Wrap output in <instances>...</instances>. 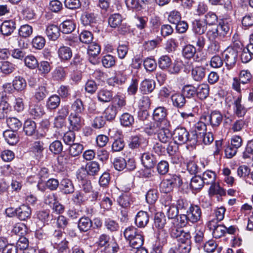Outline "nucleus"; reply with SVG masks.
<instances>
[{"label": "nucleus", "instance_id": "29", "mask_svg": "<svg viewBox=\"0 0 253 253\" xmlns=\"http://www.w3.org/2000/svg\"><path fill=\"white\" fill-rule=\"evenodd\" d=\"M69 145L68 152L69 155L71 157H75L79 156L84 149L83 145L79 143H74Z\"/></svg>", "mask_w": 253, "mask_h": 253}, {"label": "nucleus", "instance_id": "2", "mask_svg": "<svg viewBox=\"0 0 253 253\" xmlns=\"http://www.w3.org/2000/svg\"><path fill=\"white\" fill-rule=\"evenodd\" d=\"M223 120L221 113L218 111H213L210 113H204L201 117V120L205 121L207 125H210L213 128L218 127Z\"/></svg>", "mask_w": 253, "mask_h": 253}, {"label": "nucleus", "instance_id": "46", "mask_svg": "<svg viewBox=\"0 0 253 253\" xmlns=\"http://www.w3.org/2000/svg\"><path fill=\"white\" fill-rule=\"evenodd\" d=\"M71 113H75L76 115H81L84 110L83 103L81 99H76L72 105Z\"/></svg>", "mask_w": 253, "mask_h": 253}, {"label": "nucleus", "instance_id": "31", "mask_svg": "<svg viewBox=\"0 0 253 253\" xmlns=\"http://www.w3.org/2000/svg\"><path fill=\"white\" fill-rule=\"evenodd\" d=\"M204 184L202 177L196 175L191 178L190 186L192 190L199 191L203 187Z\"/></svg>", "mask_w": 253, "mask_h": 253}, {"label": "nucleus", "instance_id": "36", "mask_svg": "<svg viewBox=\"0 0 253 253\" xmlns=\"http://www.w3.org/2000/svg\"><path fill=\"white\" fill-rule=\"evenodd\" d=\"M33 33V28L32 26L28 24L21 25L18 30L19 36L23 38L30 37Z\"/></svg>", "mask_w": 253, "mask_h": 253}, {"label": "nucleus", "instance_id": "43", "mask_svg": "<svg viewBox=\"0 0 253 253\" xmlns=\"http://www.w3.org/2000/svg\"><path fill=\"white\" fill-rule=\"evenodd\" d=\"M52 75L54 80L61 81L65 79L66 73L64 68L62 66H58L54 69Z\"/></svg>", "mask_w": 253, "mask_h": 253}, {"label": "nucleus", "instance_id": "35", "mask_svg": "<svg viewBox=\"0 0 253 253\" xmlns=\"http://www.w3.org/2000/svg\"><path fill=\"white\" fill-rule=\"evenodd\" d=\"M85 168L89 175L90 176L97 175L100 169V165L96 161H91L87 163Z\"/></svg>", "mask_w": 253, "mask_h": 253}, {"label": "nucleus", "instance_id": "33", "mask_svg": "<svg viewBox=\"0 0 253 253\" xmlns=\"http://www.w3.org/2000/svg\"><path fill=\"white\" fill-rule=\"evenodd\" d=\"M17 131L7 130L3 132V136L6 142L11 145H14L18 142Z\"/></svg>", "mask_w": 253, "mask_h": 253}, {"label": "nucleus", "instance_id": "5", "mask_svg": "<svg viewBox=\"0 0 253 253\" xmlns=\"http://www.w3.org/2000/svg\"><path fill=\"white\" fill-rule=\"evenodd\" d=\"M224 61L228 70L232 69L236 64L238 51L231 47H228L222 54Z\"/></svg>", "mask_w": 253, "mask_h": 253}, {"label": "nucleus", "instance_id": "27", "mask_svg": "<svg viewBox=\"0 0 253 253\" xmlns=\"http://www.w3.org/2000/svg\"><path fill=\"white\" fill-rule=\"evenodd\" d=\"M97 98L100 102H109L113 99L112 92L107 89H100L97 93Z\"/></svg>", "mask_w": 253, "mask_h": 253}, {"label": "nucleus", "instance_id": "53", "mask_svg": "<svg viewBox=\"0 0 253 253\" xmlns=\"http://www.w3.org/2000/svg\"><path fill=\"white\" fill-rule=\"evenodd\" d=\"M121 124L124 126H130L134 123V118L128 113H124L120 118Z\"/></svg>", "mask_w": 253, "mask_h": 253}, {"label": "nucleus", "instance_id": "18", "mask_svg": "<svg viewBox=\"0 0 253 253\" xmlns=\"http://www.w3.org/2000/svg\"><path fill=\"white\" fill-rule=\"evenodd\" d=\"M206 68L202 66H196L191 70L192 79L196 82H201L205 77Z\"/></svg>", "mask_w": 253, "mask_h": 253}, {"label": "nucleus", "instance_id": "50", "mask_svg": "<svg viewBox=\"0 0 253 253\" xmlns=\"http://www.w3.org/2000/svg\"><path fill=\"white\" fill-rule=\"evenodd\" d=\"M211 186L209 189V194L211 197L214 195H224L225 193L224 190L220 187L219 184H216L215 182L210 184Z\"/></svg>", "mask_w": 253, "mask_h": 253}, {"label": "nucleus", "instance_id": "21", "mask_svg": "<svg viewBox=\"0 0 253 253\" xmlns=\"http://www.w3.org/2000/svg\"><path fill=\"white\" fill-rule=\"evenodd\" d=\"M155 88V82L154 80L145 79L143 80L140 86V90L143 94H148L153 91Z\"/></svg>", "mask_w": 253, "mask_h": 253}, {"label": "nucleus", "instance_id": "13", "mask_svg": "<svg viewBox=\"0 0 253 253\" xmlns=\"http://www.w3.org/2000/svg\"><path fill=\"white\" fill-rule=\"evenodd\" d=\"M59 186L61 192L64 194H70L75 191V187L72 181L67 178L61 180Z\"/></svg>", "mask_w": 253, "mask_h": 253}, {"label": "nucleus", "instance_id": "6", "mask_svg": "<svg viewBox=\"0 0 253 253\" xmlns=\"http://www.w3.org/2000/svg\"><path fill=\"white\" fill-rule=\"evenodd\" d=\"M208 226L211 230H212V235L215 238H220L226 233V227L224 225L218 224L214 218L210 219Z\"/></svg>", "mask_w": 253, "mask_h": 253}, {"label": "nucleus", "instance_id": "23", "mask_svg": "<svg viewBox=\"0 0 253 253\" xmlns=\"http://www.w3.org/2000/svg\"><path fill=\"white\" fill-rule=\"evenodd\" d=\"M147 142L141 135L132 136L130 138L128 146L130 149H134L141 147L143 144H146Z\"/></svg>", "mask_w": 253, "mask_h": 253}, {"label": "nucleus", "instance_id": "24", "mask_svg": "<svg viewBox=\"0 0 253 253\" xmlns=\"http://www.w3.org/2000/svg\"><path fill=\"white\" fill-rule=\"evenodd\" d=\"M196 96L200 99H206L209 94L210 87L207 84H201L196 87Z\"/></svg>", "mask_w": 253, "mask_h": 253}, {"label": "nucleus", "instance_id": "64", "mask_svg": "<svg viewBox=\"0 0 253 253\" xmlns=\"http://www.w3.org/2000/svg\"><path fill=\"white\" fill-rule=\"evenodd\" d=\"M191 242H181L178 243L176 248L178 253H189L191 250Z\"/></svg>", "mask_w": 253, "mask_h": 253}, {"label": "nucleus", "instance_id": "61", "mask_svg": "<svg viewBox=\"0 0 253 253\" xmlns=\"http://www.w3.org/2000/svg\"><path fill=\"white\" fill-rule=\"evenodd\" d=\"M183 95L187 98H192L196 95V87L192 84H187L183 87Z\"/></svg>", "mask_w": 253, "mask_h": 253}, {"label": "nucleus", "instance_id": "41", "mask_svg": "<svg viewBox=\"0 0 253 253\" xmlns=\"http://www.w3.org/2000/svg\"><path fill=\"white\" fill-rule=\"evenodd\" d=\"M29 112L35 118L41 117L45 113L43 107L39 104L31 105L29 108Z\"/></svg>", "mask_w": 253, "mask_h": 253}, {"label": "nucleus", "instance_id": "54", "mask_svg": "<svg viewBox=\"0 0 253 253\" xmlns=\"http://www.w3.org/2000/svg\"><path fill=\"white\" fill-rule=\"evenodd\" d=\"M11 108L9 103L4 100L0 101V119H3L7 116L10 111Z\"/></svg>", "mask_w": 253, "mask_h": 253}, {"label": "nucleus", "instance_id": "40", "mask_svg": "<svg viewBox=\"0 0 253 253\" xmlns=\"http://www.w3.org/2000/svg\"><path fill=\"white\" fill-rule=\"evenodd\" d=\"M112 99V102L110 104L114 106L118 112L121 111L122 108L126 105L125 98L120 95H115Z\"/></svg>", "mask_w": 253, "mask_h": 253}, {"label": "nucleus", "instance_id": "1", "mask_svg": "<svg viewBox=\"0 0 253 253\" xmlns=\"http://www.w3.org/2000/svg\"><path fill=\"white\" fill-rule=\"evenodd\" d=\"M182 183L179 175L177 174H169L161 183L160 190L165 193L171 191L175 186H180Z\"/></svg>", "mask_w": 253, "mask_h": 253}, {"label": "nucleus", "instance_id": "45", "mask_svg": "<svg viewBox=\"0 0 253 253\" xmlns=\"http://www.w3.org/2000/svg\"><path fill=\"white\" fill-rule=\"evenodd\" d=\"M244 159H250L253 161V139L249 140L243 153Z\"/></svg>", "mask_w": 253, "mask_h": 253}, {"label": "nucleus", "instance_id": "51", "mask_svg": "<svg viewBox=\"0 0 253 253\" xmlns=\"http://www.w3.org/2000/svg\"><path fill=\"white\" fill-rule=\"evenodd\" d=\"M140 232L135 227L129 226L125 230L124 235L126 240L129 241Z\"/></svg>", "mask_w": 253, "mask_h": 253}, {"label": "nucleus", "instance_id": "22", "mask_svg": "<svg viewBox=\"0 0 253 253\" xmlns=\"http://www.w3.org/2000/svg\"><path fill=\"white\" fill-rule=\"evenodd\" d=\"M192 31L196 34L201 35L207 30L206 23L201 20H195L192 24Z\"/></svg>", "mask_w": 253, "mask_h": 253}, {"label": "nucleus", "instance_id": "55", "mask_svg": "<svg viewBox=\"0 0 253 253\" xmlns=\"http://www.w3.org/2000/svg\"><path fill=\"white\" fill-rule=\"evenodd\" d=\"M6 123L8 127L14 131H17L22 126L21 122L15 117H9L7 118Z\"/></svg>", "mask_w": 253, "mask_h": 253}, {"label": "nucleus", "instance_id": "28", "mask_svg": "<svg viewBox=\"0 0 253 253\" xmlns=\"http://www.w3.org/2000/svg\"><path fill=\"white\" fill-rule=\"evenodd\" d=\"M76 25L72 20H68L63 21L60 26V31L63 33L68 34L74 31Z\"/></svg>", "mask_w": 253, "mask_h": 253}, {"label": "nucleus", "instance_id": "34", "mask_svg": "<svg viewBox=\"0 0 253 253\" xmlns=\"http://www.w3.org/2000/svg\"><path fill=\"white\" fill-rule=\"evenodd\" d=\"M172 137V133L170 130L166 128H162L158 133L159 140L163 143L170 142Z\"/></svg>", "mask_w": 253, "mask_h": 253}, {"label": "nucleus", "instance_id": "62", "mask_svg": "<svg viewBox=\"0 0 253 253\" xmlns=\"http://www.w3.org/2000/svg\"><path fill=\"white\" fill-rule=\"evenodd\" d=\"M79 39L82 42L89 44L93 40V35L90 32L84 30L80 33Z\"/></svg>", "mask_w": 253, "mask_h": 253}, {"label": "nucleus", "instance_id": "26", "mask_svg": "<svg viewBox=\"0 0 253 253\" xmlns=\"http://www.w3.org/2000/svg\"><path fill=\"white\" fill-rule=\"evenodd\" d=\"M92 226V222L88 217H82L78 221V227L81 232L88 231Z\"/></svg>", "mask_w": 253, "mask_h": 253}, {"label": "nucleus", "instance_id": "7", "mask_svg": "<svg viewBox=\"0 0 253 253\" xmlns=\"http://www.w3.org/2000/svg\"><path fill=\"white\" fill-rule=\"evenodd\" d=\"M201 120L195 125V129L191 131L192 144H196L200 138L201 135L207 130V123Z\"/></svg>", "mask_w": 253, "mask_h": 253}, {"label": "nucleus", "instance_id": "39", "mask_svg": "<svg viewBox=\"0 0 253 253\" xmlns=\"http://www.w3.org/2000/svg\"><path fill=\"white\" fill-rule=\"evenodd\" d=\"M171 99L173 105L177 108L182 107L186 102L184 96L180 93H175L172 95Z\"/></svg>", "mask_w": 253, "mask_h": 253}, {"label": "nucleus", "instance_id": "60", "mask_svg": "<svg viewBox=\"0 0 253 253\" xmlns=\"http://www.w3.org/2000/svg\"><path fill=\"white\" fill-rule=\"evenodd\" d=\"M158 192L155 189H150L146 194V200L150 204H154L158 198Z\"/></svg>", "mask_w": 253, "mask_h": 253}, {"label": "nucleus", "instance_id": "58", "mask_svg": "<svg viewBox=\"0 0 253 253\" xmlns=\"http://www.w3.org/2000/svg\"><path fill=\"white\" fill-rule=\"evenodd\" d=\"M122 21L121 15L118 13L111 15L108 19V23L112 28H116L119 26Z\"/></svg>", "mask_w": 253, "mask_h": 253}, {"label": "nucleus", "instance_id": "3", "mask_svg": "<svg viewBox=\"0 0 253 253\" xmlns=\"http://www.w3.org/2000/svg\"><path fill=\"white\" fill-rule=\"evenodd\" d=\"M167 115L168 110L164 106L157 107L154 110L153 119L157 123V126L162 124L164 125L166 127L169 126V123L167 119Z\"/></svg>", "mask_w": 253, "mask_h": 253}, {"label": "nucleus", "instance_id": "17", "mask_svg": "<svg viewBox=\"0 0 253 253\" xmlns=\"http://www.w3.org/2000/svg\"><path fill=\"white\" fill-rule=\"evenodd\" d=\"M15 213L19 219L25 220L30 218L31 210L29 206L23 205L15 210Z\"/></svg>", "mask_w": 253, "mask_h": 253}, {"label": "nucleus", "instance_id": "14", "mask_svg": "<svg viewBox=\"0 0 253 253\" xmlns=\"http://www.w3.org/2000/svg\"><path fill=\"white\" fill-rule=\"evenodd\" d=\"M16 28L15 22L13 20H5L3 21L0 27V31L4 36H9Z\"/></svg>", "mask_w": 253, "mask_h": 253}, {"label": "nucleus", "instance_id": "57", "mask_svg": "<svg viewBox=\"0 0 253 253\" xmlns=\"http://www.w3.org/2000/svg\"><path fill=\"white\" fill-rule=\"evenodd\" d=\"M24 62L25 65L31 69H36L39 65L38 60L33 55L27 56L24 59Z\"/></svg>", "mask_w": 253, "mask_h": 253}, {"label": "nucleus", "instance_id": "4", "mask_svg": "<svg viewBox=\"0 0 253 253\" xmlns=\"http://www.w3.org/2000/svg\"><path fill=\"white\" fill-rule=\"evenodd\" d=\"M172 136L174 142L179 145L185 144L187 141L192 143L191 133H190L184 127L176 128L173 131Z\"/></svg>", "mask_w": 253, "mask_h": 253}, {"label": "nucleus", "instance_id": "37", "mask_svg": "<svg viewBox=\"0 0 253 253\" xmlns=\"http://www.w3.org/2000/svg\"><path fill=\"white\" fill-rule=\"evenodd\" d=\"M166 224V219L164 213L157 212L155 214L154 217V226L158 230L164 229Z\"/></svg>", "mask_w": 253, "mask_h": 253}, {"label": "nucleus", "instance_id": "20", "mask_svg": "<svg viewBox=\"0 0 253 253\" xmlns=\"http://www.w3.org/2000/svg\"><path fill=\"white\" fill-rule=\"evenodd\" d=\"M57 54L62 61H68L72 57V51L70 47L67 46H60L57 50Z\"/></svg>", "mask_w": 253, "mask_h": 253}, {"label": "nucleus", "instance_id": "59", "mask_svg": "<svg viewBox=\"0 0 253 253\" xmlns=\"http://www.w3.org/2000/svg\"><path fill=\"white\" fill-rule=\"evenodd\" d=\"M131 200L127 193L123 194L117 199L119 205L123 208H127L130 206Z\"/></svg>", "mask_w": 253, "mask_h": 253}, {"label": "nucleus", "instance_id": "32", "mask_svg": "<svg viewBox=\"0 0 253 253\" xmlns=\"http://www.w3.org/2000/svg\"><path fill=\"white\" fill-rule=\"evenodd\" d=\"M81 20L84 26H92L96 22V17L93 13H84L81 16Z\"/></svg>", "mask_w": 253, "mask_h": 253}, {"label": "nucleus", "instance_id": "11", "mask_svg": "<svg viewBox=\"0 0 253 253\" xmlns=\"http://www.w3.org/2000/svg\"><path fill=\"white\" fill-rule=\"evenodd\" d=\"M70 128L74 131L79 130L82 126L83 120L81 115L71 113L68 118Z\"/></svg>", "mask_w": 253, "mask_h": 253}, {"label": "nucleus", "instance_id": "38", "mask_svg": "<svg viewBox=\"0 0 253 253\" xmlns=\"http://www.w3.org/2000/svg\"><path fill=\"white\" fill-rule=\"evenodd\" d=\"M16 66L12 63L5 61L0 62V70L2 74L8 75L15 69Z\"/></svg>", "mask_w": 253, "mask_h": 253}, {"label": "nucleus", "instance_id": "16", "mask_svg": "<svg viewBox=\"0 0 253 253\" xmlns=\"http://www.w3.org/2000/svg\"><path fill=\"white\" fill-rule=\"evenodd\" d=\"M233 108L234 114L238 117H242L247 112V109L241 103V97L239 96L233 103Z\"/></svg>", "mask_w": 253, "mask_h": 253}, {"label": "nucleus", "instance_id": "48", "mask_svg": "<svg viewBox=\"0 0 253 253\" xmlns=\"http://www.w3.org/2000/svg\"><path fill=\"white\" fill-rule=\"evenodd\" d=\"M158 64L161 69L165 70L170 67L171 64V60L168 55H162L159 58Z\"/></svg>", "mask_w": 253, "mask_h": 253}, {"label": "nucleus", "instance_id": "63", "mask_svg": "<svg viewBox=\"0 0 253 253\" xmlns=\"http://www.w3.org/2000/svg\"><path fill=\"white\" fill-rule=\"evenodd\" d=\"M103 66L105 68H110L115 65V57L111 55L107 54L102 58Z\"/></svg>", "mask_w": 253, "mask_h": 253}, {"label": "nucleus", "instance_id": "47", "mask_svg": "<svg viewBox=\"0 0 253 253\" xmlns=\"http://www.w3.org/2000/svg\"><path fill=\"white\" fill-rule=\"evenodd\" d=\"M118 112L115 107L110 104L105 109L103 114L107 121H112L116 118Z\"/></svg>", "mask_w": 253, "mask_h": 253}, {"label": "nucleus", "instance_id": "42", "mask_svg": "<svg viewBox=\"0 0 253 253\" xmlns=\"http://www.w3.org/2000/svg\"><path fill=\"white\" fill-rule=\"evenodd\" d=\"M128 242L131 247L133 249H138L143 245L144 237L140 232Z\"/></svg>", "mask_w": 253, "mask_h": 253}, {"label": "nucleus", "instance_id": "30", "mask_svg": "<svg viewBox=\"0 0 253 253\" xmlns=\"http://www.w3.org/2000/svg\"><path fill=\"white\" fill-rule=\"evenodd\" d=\"M23 130L26 135L32 136L37 130L36 123L31 120H26L24 124Z\"/></svg>", "mask_w": 253, "mask_h": 253}, {"label": "nucleus", "instance_id": "8", "mask_svg": "<svg viewBox=\"0 0 253 253\" xmlns=\"http://www.w3.org/2000/svg\"><path fill=\"white\" fill-rule=\"evenodd\" d=\"M188 215L189 221L192 223L200 221L202 218V211L200 208L195 205L190 206L189 210L187 211Z\"/></svg>", "mask_w": 253, "mask_h": 253}, {"label": "nucleus", "instance_id": "12", "mask_svg": "<svg viewBox=\"0 0 253 253\" xmlns=\"http://www.w3.org/2000/svg\"><path fill=\"white\" fill-rule=\"evenodd\" d=\"M149 221V215L146 211H139L136 215L135 223L136 226L139 228L145 227Z\"/></svg>", "mask_w": 253, "mask_h": 253}, {"label": "nucleus", "instance_id": "10", "mask_svg": "<svg viewBox=\"0 0 253 253\" xmlns=\"http://www.w3.org/2000/svg\"><path fill=\"white\" fill-rule=\"evenodd\" d=\"M60 29L54 24H49L46 26L44 33L49 40L55 41L60 36Z\"/></svg>", "mask_w": 253, "mask_h": 253}, {"label": "nucleus", "instance_id": "56", "mask_svg": "<svg viewBox=\"0 0 253 253\" xmlns=\"http://www.w3.org/2000/svg\"><path fill=\"white\" fill-rule=\"evenodd\" d=\"M104 226L108 230L112 232L117 231L119 229V224L110 218L105 219Z\"/></svg>", "mask_w": 253, "mask_h": 253}, {"label": "nucleus", "instance_id": "49", "mask_svg": "<svg viewBox=\"0 0 253 253\" xmlns=\"http://www.w3.org/2000/svg\"><path fill=\"white\" fill-rule=\"evenodd\" d=\"M32 44L34 48L39 50L42 49L45 44V40L42 36H36L32 39Z\"/></svg>", "mask_w": 253, "mask_h": 253}, {"label": "nucleus", "instance_id": "25", "mask_svg": "<svg viewBox=\"0 0 253 253\" xmlns=\"http://www.w3.org/2000/svg\"><path fill=\"white\" fill-rule=\"evenodd\" d=\"M61 102L60 97L57 95L50 96L46 101V107L48 110L52 111L56 109Z\"/></svg>", "mask_w": 253, "mask_h": 253}, {"label": "nucleus", "instance_id": "44", "mask_svg": "<svg viewBox=\"0 0 253 253\" xmlns=\"http://www.w3.org/2000/svg\"><path fill=\"white\" fill-rule=\"evenodd\" d=\"M26 82L25 80L20 77L16 76L13 81V86L14 88L18 91H22L26 87Z\"/></svg>", "mask_w": 253, "mask_h": 253}, {"label": "nucleus", "instance_id": "15", "mask_svg": "<svg viewBox=\"0 0 253 253\" xmlns=\"http://www.w3.org/2000/svg\"><path fill=\"white\" fill-rule=\"evenodd\" d=\"M196 49L195 47L191 44L185 45L182 49V54L183 56L187 59L193 58L196 61H199V57L196 54Z\"/></svg>", "mask_w": 253, "mask_h": 253}, {"label": "nucleus", "instance_id": "52", "mask_svg": "<svg viewBox=\"0 0 253 253\" xmlns=\"http://www.w3.org/2000/svg\"><path fill=\"white\" fill-rule=\"evenodd\" d=\"M202 178L205 184L210 185L215 182L216 174L212 171L207 170L203 173Z\"/></svg>", "mask_w": 253, "mask_h": 253}, {"label": "nucleus", "instance_id": "19", "mask_svg": "<svg viewBox=\"0 0 253 253\" xmlns=\"http://www.w3.org/2000/svg\"><path fill=\"white\" fill-rule=\"evenodd\" d=\"M140 159L145 168H153L156 163L154 156L149 152L142 154Z\"/></svg>", "mask_w": 253, "mask_h": 253}, {"label": "nucleus", "instance_id": "9", "mask_svg": "<svg viewBox=\"0 0 253 253\" xmlns=\"http://www.w3.org/2000/svg\"><path fill=\"white\" fill-rule=\"evenodd\" d=\"M151 105V100L149 97L147 96H144L140 99L139 103V106L142 110V111L139 113L138 117L140 119L143 120L146 119L148 116V112L147 109H148Z\"/></svg>", "mask_w": 253, "mask_h": 253}]
</instances>
